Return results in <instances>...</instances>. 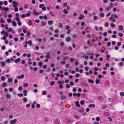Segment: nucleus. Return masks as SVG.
I'll use <instances>...</instances> for the list:
<instances>
[{"label": "nucleus", "instance_id": "9", "mask_svg": "<svg viewBox=\"0 0 124 124\" xmlns=\"http://www.w3.org/2000/svg\"><path fill=\"white\" fill-rule=\"evenodd\" d=\"M9 10L8 8H6L3 7L2 8V10L3 11H4L5 10L6 11H8Z\"/></svg>", "mask_w": 124, "mask_h": 124}, {"label": "nucleus", "instance_id": "19", "mask_svg": "<svg viewBox=\"0 0 124 124\" xmlns=\"http://www.w3.org/2000/svg\"><path fill=\"white\" fill-rule=\"evenodd\" d=\"M100 81L99 79H97L95 81L96 84H98L99 83Z\"/></svg>", "mask_w": 124, "mask_h": 124}, {"label": "nucleus", "instance_id": "15", "mask_svg": "<svg viewBox=\"0 0 124 124\" xmlns=\"http://www.w3.org/2000/svg\"><path fill=\"white\" fill-rule=\"evenodd\" d=\"M11 22L12 23V25L13 26H16V23L14 22V21H12Z\"/></svg>", "mask_w": 124, "mask_h": 124}, {"label": "nucleus", "instance_id": "11", "mask_svg": "<svg viewBox=\"0 0 124 124\" xmlns=\"http://www.w3.org/2000/svg\"><path fill=\"white\" fill-rule=\"evenodd\" d=\"M123 28V26L122 25H120L118 26V29L119 30H122Z\"/></svg>", "mask_w": 124, "mask_h": 124}, {"label": "nucleus", "instance_id": "24", "mask_svg": "<svg viewBox=\"0 0 124 124\" xmlns=\"http://www.w3.org/2000/svg\"><path fill=\"white\" fill-rule=\"evenodd\" d=\"M79 111L81 112L82 113L83 112L84 109L83 108H80L79 109Z\"/></svg>", "mask_w": 124, "mask_h": 124}, {"label": "nucleus", "instance_id": "50", "mask_svg": "<svg viewBox=\"0 0 124 124\" xmlns=\"http://www.w3.org/2000/svg\"><path fill=\"white\" fill-rule=\"evenodd\" d=\"M70 30H69L67 31L66 32V33L67 34H69L70 33Z\"/></svg>", "mask_w": 124, "mask_h": 124}, {"label": "nucleus", "instance_id": "31", "mask_svg": "<svg viewBox=\"0 0 124 124\" xmlns=\"http://www.w3.org/2000/svg\"><path fill=\"white\" fill-rule=\"evenodd\" d=\"M63 12L65 14H67L68 13V11L66 9H64L63 10Z\"/></svg>", "mask_w": 124, "mask_h": 124}, {"label": "nucleus", "instance_id": "45", "mask_svg": "<svg viewBox=\"0 0 124 124\" xmlns=\"http://www.w3.org/2000/svg\"><path fill=\"white\" fill-rule=\"evenodd\" d=\"M54 82L53 81H51L50 83V85H54Z\"/></svg>", "mask_w": 124, "mask_h": 124}, {"label": "nucleus", "instance_id": "2", "mask_svg": "<svg viewBox=\"0 0 124 124\" xmlns=\"http://www.w3.org/2000/svg\"><path fill=\"white\" fill-rule=\"evenodd\" d=\"M12 4H13V7L14 8H16L18 4V3L16 2L15 1H13L12 2Z\"/></svg>", "mask_w": 124, "mask_h": 124}, {"label": "nucleus", "instance_id": "44", "mask_svg": "<svg viewBox=\"0 0 124 124\" xmlns=\"http://www.w3.org/2000/svg\"><path fill=\"white\" fill-rule=\"evenodd\" d=\"M85 101H81L80 102V104L82 105H83L84 104V102H85Z\"/></svg>", "mask_w": 124, "mask_h": 124}, {"label": "nucleus", "instance_id": "48", "mask_svg": "<svg viewBox=\"0 0 124 124\" xmlns=\"http://www.w3.org/2000/svg\"><path fill=\"white\" fill-rule=\"evenodd\" d=\"M93 19L95 20H97L98 18V17L96 16H94L93 17Z\"/></svg>", "mask_w": 124, "mask_h": 124}, {"label": "nucleus", "instance_id": "33", "mask_svg": "<svg viewBox=\"0 0 124 124\" xmlns=\"http://www.w3.org/2000/svg\"><path fill=\"white\" fill-rule=\"evenodd\" d=\"M6 97L7 98H9L10 97V94H8L6 95Z\"/></svg>", "mask_w": 124, "mask_h": 124}, {"label": "nucleus", "instance_id": "28", "mask_svg": "<svg viewBox=\"0 0 124 124\" xmlns=\"http://www.w3.org/2000/svg\"><path fill=\"white\" fill-rule=\"evenodd\" d=\"M119 93L120 95L122 97L124 96V92H120Z\"/></svg>", "mask_w": 124, "mask_h": 124}, {"label": "nucleus", "instance_id": "25", "mask_svg": "<svg viewBox=\"0 0 124 124\" xmlns=\"http://www.w3.org/2000/svg\"><path fill=\"white\" fill-rule=\"evenodd\" d=\"M5 79V78L4 76H2L1 78V79L2 81H4Z\"/></svg>", "mask_w": 124, "mask_h": 124}, {"label": "nucleus", "instance_id": "43", "mask_svg": "<svg viewBox=\"0 0 124 124\" xmlns=\"http://www.w3.org/2000/svg\"><path fill=\"white\" fill-rule=\"evenodd\" d=\"M70 28V26L68 25H67L66 26V30H69V29Z\"/></svg>", "mask_w": 124, "mask_h": 124}, {"label": "nucleus", "instance_id": "40", "mask_svg": "<svg viewBox=\"0 0 124 124\" xmlns=\"http://www.w3.org/2000/svg\"><path fill=\"white\" fill-rule=\"evenodd\" d=\"M5 34L4 35L7 37L8 36V33H7V32L6 31L5 33Z\"/></svg>", "mask_w": 124, "mask_h": 124}, {"label": "nucleus", "instance_id": "61", "mask_svg": "<svg viewBox=\"0 0 124 124\" xmlns=\"http://www.w3.org/2000/svg\"><path fill=\"white\" fill-rule=\"evenodd\" d=\"M28 7V5L27 4H25L24 6V8H26Z\"/></svg>", "mask_w": 124, "mask_h": 124}, {"label": "nucleus", "instance_id": "52", "mask_svg": "<svg viewBox=\"0 0 124 124\" xmlns=\"http://www.w3.org/2000/svg\"><path fill=\"white\" fill-rule=\"evenodd\" d=\"M85 23L84 22H82L81 23V25L82 26H83L85 25Z\"/></svg>", "mask_w": 124, "mask_h": 124}, {"label": "nucleus", "instance_id": "17", "mask_svg": "<svg viewBox=\"0 0 124 124\" xmlns=\"http://www.w3.org/2000/svg\"><path fill=\"white\" fill-rule=\"evenodd\" d=\"M46 23L45 22H42L41 25L42 26H45L46 25Z\"/></svg>", "mask_w": 124, "mask_h": 124}, {"label": "nucleus", "instance_id": "23", "mask_svg": "<svg viewBox=\"0 0 124 124\" xmlns=\"http://www.w3.org/2000/svg\"><path fill=\"white\" fill-rule=\"evenodd\" d=\"M12 79L10 78H8V81L9 82H12Z\"/></svg>", "mask_w": 124, "mask_h": 124}, {"label": "nucleus", "instance_id": "30", "mask_svg": "<svg viewBox=\"0 0 124 124\" xmlns=\"http://www.w3.org/2000/svg\"><path fill=\"white\" fill-rule=\"evenodd\" d=\"M110 26L112 28H114L115 27V24L113 23H111L110 24Z\"/></svg>", "mask_w": 124, "mask_h": 124}, {"label": "nucleus", "instance_id": "51", "mask_svg": "<svg viewBox=\"0 0 124 124\" xmlns=\"http://www.w3.org/2000/svg\"><path fill=\"white\" fill-rule=\"evenodd\" d=\"M66 87L67 88H69L70 87V86L69 84H67L66 85Z\"/></svg>", "mask_w": 124, "mask_h": 124}, {"label": "nucleus", "instance_id": "41", "mask_svg": "<svg viewBox=\"0 0 124 124\" xmlns=\"http://www.w3.org/2000/svg\"><path fill=\"white\" fill-rule=\"evenodd\" d=\"M111 44V43L110 42H108L107 43V45L108 46H110Z\"/></svg>", "mask_w": 124, "mask_h": 124}, {"label": "nucleus", "instance_id": "59", "mask_svg": "<svg viewBox=\"0 0 124 124\" xmlns=\"http://www.w3.org/2000/svg\"><path fill=\"white\" fill-rule=\"evenodd\" d=\"M64 45V43L63 42H61L60 45L61 46H62Z\"/></svg>", "mask_w": 124, "mask_h": 124}, {"label": "nucleus", "instance_id": "57", "mask_svg": "<svg viewBox=\"0 0 124 124\" xmlns=\"http://www.w3.org/2000/svg\"><path fill=\"white\" fill-rule=\"evenodd\" d=\"M26 15L24 14H22L21 16V17L22 18H24L25 17Z\"/></svg>", "mask_w": 124, "mask_h": 124}, {"label": "nucleus", "instance_id": "14", "mask_svg": "<svg viewBox=\"0 0 124 124\" xmlns=\"http://www.w3.org/2000/svg\"><path fill=\"white\" fill-rule=\"evenodd\" d=\"M88 82L89 83L93 84L94 83V81L93 80H91L90 79H89L88 80Z\"/></svg>", "mask_w": 124, "mask_h": 124}, {"label": "nucleus", "instance_id": "37", "mask_svg": "<svg viewBox=\"0 0 124 124\" xmlns=\"http://www.w3.org/2000/svg\"><path fill=\"white\" fill-rule=\"evenodd\" d=\"M59 27L60 28H62L63 27V26L62 24L61 23H59Z\"/></svg>", "mask_w": 124, "mask_h": 124}, {"label": "nucleus", "instance_id": "22", "mask_svg": "<svg viewBox=\"0 0 124 124\" xmlns=\"http://www.w3.org/2000/svg\"><path fill=\"white\" fill-rule=\"evenodd\" d=\"M28 24L29 25H31L32 24V21L31 20H29L28 22Z\"/></svg>", "mask_w": 124, "mask_h": 124}, {"label": "nucleus", "instance_id": "39", "mask_svg": "<svg viewBox=\"0 0 124 124\" xmlns=\"http://www.w3.org/2000/svg\"><path fill=\"white\" fill-rule=\"evenodd\" d=\"M0 22L1 23H5V21H4L3 19L1 18L0 20Z\"/></svg>", "mask_w": 124, "mask_h": 124}, {"label": "nucleus", "instance_id": "29", "mask_svg": "<svg viewBox=\"0 0 124 124\" xmlns=\"http://www.w3.org/2000/svg\"><path fill=\"white\" fill-rule=\"evenodd\" d=\"M2 86L4 87H5L7 86L6 83L5 82L3 83L2 84Z\"/></svg>", "mask_w": 124, "mask_h": 124}, {"label": "nucleus", "instance_id": "10", "mask_svg": "<svg viewBox=\"0 0 124 124\" xmlns=\"http://www.w3.org/2000/svg\"><path fill=\"white\" fill-rule=\"evenodd\" d=\"M111 16L113 18H117L118 17V16L116 14H113L111 15Z\"/></svg>", "mask_w": 124, "mask_h": 124}, {"label": "nucleus", "instance_id": "60", "mask_svg": "<svg viewBox=\"0 0 124 124\" xmlns=\"http://www.w3.org/2000/svg\"><path fill=\"white\" fill-rule=\"evenodd\" d=\"M79 79H76L75 80V82L76 83H77L78 82Z\"/></svg>", "mask_w": 124, "mask_h": 124}, {"label": "nucleus", "instance_id": "62", "mask_svg": "<svg viewBox=\"0 0 124 124\" xmlns=\"http://www.w3.org/2000/svg\"><path fill=\"white\" fill-rule=\"evenodd\" d=\"M15 8V9H14L15 11L16 12H17L18 11V9L17 7Z\"/></svg>", "mask_w": 124, "mask_h": 124}, {"label": "nucleus", "instance_id": "27", "mask_svg": "<svg viewBox=\"0 0 124 124\" xmlns=\"http://www.w3.org/2000/svg\"><path fill=\"white\" fill-rule=\"evenodd\" d=\"M98 99L99 100H102L103 99V97L101 96L98 97Z\"/></svg>", "mask_w": 124, "mask_h": 124}, {"label": "nucleus", "instance_id": "38", "mask_svg": "<svg viewBox=\"0 0 124 124\" xmlns=\"http://www.w3.org/2000/svg\"><path fill=\"white\" fill-rule=\"evenodd\" d=\"M23 101L25 102L27 101V99L26 98H24L23 99Z\"/></svg>", "mask_w": 124, "mask_h": 124}, {"label": "nucleus", "instance_id": "5", "mask_svg": "<svg viewBox=\"0 0 124 124\" xmlns=\"http://www.w3.org/2000/svg\"><path fill=\"white\" fill-rule=\"evenodd\" d=\"M71 38L70 37H67L66 38V40L67 42H70L71 40Z\"/></svg>", "mask_w": 124, "mask_h": 124}, {"label": "nucleus", "instance_id": "58", "mask_svg": "<svg viewBox=\"0 0 124 124\" xmlns=\"http://www.w3.org/2000/svg\"><path fill=\"white\" fill-rule=\"evenodd\" d=\"M7 22L8 23H10L11 21V19H7Z\"/></svg>", "mask_w": 124, "mask_h": 124}, {"label": "nucleus", "instance_id": "49", "mask_svg": "<svg viewBox=\"0 0 124 124\" xmlns=\"http://www.w3.org/2000/svg\"><path fill=\"white\" fill-rule=\"evenodd\" d=\"M87 54L89 55H94V53H88Z\"/></svg>", "mask_w": 124, "mask_h": 124}, {"label": "nucleus", "instance_id": "13", "mask_svg": "<svg viewBox=\"0 0 124 124\" xmlns=\"http://www.w3.org/2000/svg\"><path fill=\"white\" fill-rule=\"evenodd\" d=\"M95 105L94 104H90L88 105V107L90 108H91L92 107H95Z\"/></svg>", "mask_w": 124, "mask_h": 124}, {"label": "nucleus", "instance_id": "26", "mask_svg": "<svg viewBox=\"0 0 124 124\" xmlns=\"http://www.w3.org/2000/svg\"><path fill=\"white\" fill-rule=\"evenodd\" d=\"M28 86V85L27 83H24L23 84V86L24 87H25Z\"/></svg>", "mask_w": 124, "mask_h": 124}, {"label": "nucleus", "instance_id": "21", "mask_svg": "<svg viewBox=\"0 0 124 124\" xmlns=\"http://www.w3.org/2000/svg\"><path fill=\"white\" fill-rule=\"evenodd\" d=\"M100 16L101 17H103L104 16V13H101L100 14Z\"/></svg>", "mask_w": 124, "mask_h": 124}, {"label": "nucleus", "instance_id": "32", "mask_svg": "<svg viewBox=\"0 0 124 124\" xmlns=\"http://www.w3.org/2000/svg\"><path fill=\"white\" fill-rule=\"evenodd\" d=\"M46 92L45 91H44L42 92V94L44 95H46Z\"/></svg>", "mask_w": 124, "mask_h": 124}, {"label": "nucleus", "instance_id": "6", "mask_svg": "<svg viewBox=\"0 0 124 124\" xmlns=\"http://www.w3.org/2000/svg\"><path fill=\"white\" fill-rule=\"evenodd\" d=\"M33 14L36 15H39L38 12H36V10L35 9H33Z\"/></svg>", "mask_w": 124, "mask_h": 124}, {"label": "nucleus", "instance_id": "64", "mask_svg": "<svg viewBox=\"0 0 124 124\" xmlns=\"http://www.w3.org/2000/svg\"><path fill=\"white\" fill-rule=\"evenodd\" d=\"M4 4L5 5H6L8 4V2L7 1H5L4 2Z\"/></svg>", "mask_w": 124, "mask_h": 124}, {"label": "nucleus", "instance_id": "56", "mask_svg": "<svg viewBox=\"0 0 124 124\" xmlns=\"http://www.w3.org/2000/svg\"><path fill=\"white\" fill-rule=\"evenodd\" d=\"M96 120L97 121H99L100 120V118L99 117H96Z\"/></svg>", "mask_w": 124, "mask_h": 124}, {"label": "nucleus", "instance_id": "18", "mask_svg": "<svg viewBox=\"0 0 124 124\" xmlns=\"http://www.w3.org/2000/svg\"><path fill=\"white\" fill-rule=\"evenodd\" d=\"M0 62L1 63V65L2 66L4 67L5 66V63L4 62L0 61Z\"/></svg>", "mask_w": 124, "mask_h": 124}, {"label": "nucleus", "instance_id": "63", "mask_svg": "<svg viewBox=\"0 0 124 124\" xmlns=\"http://www.w3.org/2000/svg\"><path fill=\"white\" fill-rule=\"evenodd\" d=\"M123 35V34L121 33H120L119 34V36L120 37H122Z\"/></svg>", "mask_w": 124, "mask_h": 124}, {"label": "nucleus", "instance_id": "34", "mask_svg": "<svg viewBox=\"0 0 124 124\" xmlns=\"http://www.w3.org/2000/svg\"><path fill=\"white\" fill-rule=\"evenodd\" d=\"M38 64L40 67H41L43 63L42 62H39Z\"/></svg>", "mask_w": 124, "mask_h": 124}, {"label": "nucleus", "instance_id": "36", "mask_svg": "<svg viewBox=\"0 0 124 124\" xmlns=\"http://www.w3.org/2000/svg\"><path fill=\"white\" fill-rule=\"evenodd\" d=\"M65 63L66 62L64 61H62L61 62V65H64Z\"/></svg>", "mask_w": 124, "mask_h": 124}, {"label": "nucleus", "instance_id": "7", "mask_svg": "<svg viewBox=\"0 0 124 124\" xmlns=\"http://www.w3.org/2000/svg\"><path fill=\"white\" fill-rule=\"evenodd\" d=\"M75 104L77 107H80L79 102L78 101H76L75 102Z\"/></svg>", "mask_w": 124, "mask_h": 124}, {"label": "nucleus", "instance_id": "35", "mask_svg": "<svg viewBox=\"0 0 124 124\" xmlns=\"http://www.w3.org/2000/svg\"><path fill=\"white\" fill-rule=\"evenodd\" d=\"M17 95L20 97H22L23 96V94L22 93H18L17 94Z\"/></svg>", "mask_w": 124, "mask_h": 124}, {"label": "nucleus", "instance_id": "8", "mask_svg": "<svg viewBox=\"0 0 124 124\" xmlns=\"http://www.w3.org/2000/svg\"><path fill=\"white\" fill-rule=\"evenodd\" d=\"M21 60L20 58H18L17 59H15V62L16 63H17L18 62L20 61Z\"/></svg>", "mask_w": 124, "mask_h": 124}, {"label": "nucleus", "instance_id": "46", "mask_svg": "<svg viewBox=\"0 0 124 124\" xmlns=\"http://www.w3.org/2000/svg\"><path fill=\"white\" fill-rule=\"evenodd\" d=\"M106 105H103L102 106V108L105 109L106 107Z\"/></svg>", "mask_w": 124, "mask_h": 124}, {"label": "nucleus", "instance_id": "53", "mask_svg": "<svg viewBox=\"0 0 124 124\" xmlns=\"http://www.w3.org/2000/svg\"><path fill=\"white\" fill-rule=\"evenodd\" d=\"M77 36V34H73L72 35V37L73 38Z\"/></svg>", "mask_w": 124, "mask_h": 124}, {"label": "nucleus", "instance_id": "47", "mask_svg": "<svg viewBox=\"0 0 124 124\" xmlns=\"http://www.w3.org/2000/svg\"><path fill=\"white\" fill-rule=\"evenodd\" d=\"M108 25L109 24L107 23H106L105 24V26L106 27H107L108 26Z\"/></svg>", "mask_w": 124, "mask_h": 124}, {"label": "nucleus", "instance_id": "1", "mask_svg": "<svg viewBox=\"0 0 124 124\" xmlns=\"http://www.w3.org/2000/svg\"><path fill=\"white\" fill-rule=\"evenodd\" d=\"M15 20L17 21V24L18 25L20 26L22 24V23L20 22V19L18 17H16L15 18Z\"/></svg>", "mask_w": 124, "mask_h": 124}, {"label": "nucleus", "instance_id": "20", "mask_svg": "<svg viewBox=\"0 0 124 124\" xmlns=\"http://www.w3.org/2000/svg\"><path fill=\"white\" fill-rule=\"evenodd\" d=\"M28 44L30 46H31L32 44V42H31V40L29 41Z\"/></svg>", "mask_w": 124, "mask_h": 124}, {"label": "nucleus", "instance_id": "55", "mask_svg": "<svg viewBox=\"0 0 124 124\" xmlns=\"http://www.w3.org/2000/svg\"><path fill=\"white\" fill-rule=\"evenodd\" d=\"M112 37L113 38H115L116 37V35L115 34H113L112 35Z\"/></svg>", "mask_w": 124, "mask_h": 124}, {"label": "nucleus", "instance_id": "12", "mask_svg": "<svg viewBox=\"0 0 124 124\" xmlns=\"http://www.w3.org/2000/svg\"><path fill=\"white\" fill-rule=\"evenodd\" d=\"M84 16L82 14H81L80 16L78 17V18L80 20H81L83 18Z\"/></svg>", "mask_w": 124, "mask_h": 124}, {"label": "nucleus", "instance_id": "4", "mask_svg": "<svg viewBox=\"0 0 124 124\" xmlns=\"http://www.w3.org/2000/svg\"><path fill=\"white\" fill-rule=\"evenodd\" d=\"M45 57L46 59H50V53L48 52H47V54L45 56Z\"/></svg>", "mask_w": 124, "mask_h": 124}, {"label": "nucleus", "instance_id": "42", "mask_svg": "<svg viewBox=\"0 0 124 124\" xmlns=\"http://www.w3.org/2000/svg\"><path fill=\"white\" fill-rule=\"evenodd\" d=\"M81 95V93H78L76 95V96L78 97H79Z\"/></svg>", "mask_w": 124, "mask_h": 124}, {"label": "nucleus", "instance_id": "54", "mask_svg": "<svg viewBox=\"0 0 124 124\" xmlns=\"http://www.w3.org/2000/svg\"><path fill=\"white\" fill-rule=\"evenodd\" d=\"M44 5L43 4H40L39 6V7L41 8L44 6Z\"/></svg>", "mask_w": 124, "mask_h": 124}, {"label": "nucleus", "instance_id": "3", "mask_svg": "<svg viewBox=\"0 0 124 124\" xmlns=\"http://www.w3.org/2000/svg\"><path fill=\"white\" fill-rule=\"evenodd\" d=\"M17 121L16 119H15L13 120H12L10 122L11 124H15Z\"/></svg>", "mask_w": 124, "mask_h": 124}, {"label": "nucleus", "instance_id": "16", "mask_svg": "<svg viewBox=\"0 0 124 124\" xmlns=\"http://www.w3.org/2000/svg\"><path fill=\"white\" fill-rule=\"evenodd\" d=\"M53 23V21L52 20H51L48 21V24L51 25Z\"/></svg>", "mask_w": 124, "mask_h": 124}]
</instances>
